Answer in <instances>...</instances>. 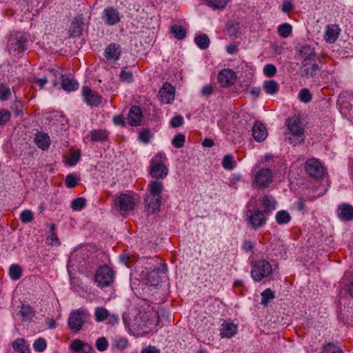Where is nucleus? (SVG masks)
I'll return each mask as SVG.
<instances>
[{
  "label": "nucleus",
  "mask_w": 353,
  "mask_h": 353,
  "mask_svg": "<svg viewBox=\"0 0 353 353\" xmlns=\"http://www.w3.org/2000/svg\"><path fill=\"white\" fill-rule=\"evenodd\" d=\"M159 97L163 103H170L174 99L173 88L170 84L168 86L165 84L159 92Z\"/></svg>",
  "instance_id": "obj_24"
},
{
  "label": "nucleus",
  "mask_w": 353,
  "mask_h": 353,
  "mask_svg": "<svg viewBox=\"0 0 353 353\" xmlns=\"http://www.w3.org/2000/svg\"><path fill=\"white\" fill-rule=\"evenodd\" d=\"M22 268L17 264H12L9 268V275L14 281L19 280L22 276Z\"/></svg>",
  "instance_id": "obj_39"
},
{
  "label": "nucleus",
  "mask_w": 353,
  "mask_h": 353,
  "mask_svg": "<svg viewBox=\"0 0 353 353\" xmlns=\"http://www.w3.org/2000/svg\"><path fill=\"white\" fill-rule=\"evenodd\" d=\"M250 274L255 281L259 282L273 274L272 265L265 259L258 260L252 265Z\"/></svg>",
  "instance_id": "obj_3"
},
{
  "label": "nucleus",
  "mask_w": 353,
  "mask_h": 353,
  "mask_svg": "<svg viewBox=\"0 0 353 353\" xmlns=\"http://www.w3.org/2000/svg\"><path fill=\"white\" fill-rule=\"evenodd\" d=\"M109 132L105 129H94L90 132L88 138L92 142H103L108 139Z\"/></svg>",
  "instance_id": "obj_25"
},
{
  "label": "nucleus",
  "mask_w": 353,
  "mask_h": 353,
  "mask_svg": "<svg viewBox=\"0 0 353 353\" xmlns=\"http://www.w3.org/2000/svg\"><path fill=\"white\" fill-rule=\"evenodd\" d=\"M85 205V199L83 197H79L73 200L71 204V208L75 210L78 211L81 210L84 205Z\"/></svg>",
  "instance_id": "obj_53"
},
{
  "label": "nucleus",
  "mask_w": 353,
  "mask_h": 353,
  "mask_svg": "<svg viewBox=\"0 0 353 353\" xmlns=\"http://www.w3.org/2000/svg\"><path fill=\"white\" fill-rule=\"evenodd\" d=\"M70 349L74 353H94V350L91 345L78 339L72 341Z\"/></svg>",
  "instance_id": "obj_18"
},
{
  "label": "nucleus",
  "mask_w": 353,
  "mask_h": 353,
  "mask_svg": "<svg viewBox=\"0 0 353 353\" xmlns=\"http://www.w3.org/2000/svg\"><path fill=\"white\" fill-rule=\"evenodd\" d=\"M260 202L263 208L261 212L267 216L276 208L277 201L275 198L270 194L263 196L260 199Z\"/></svg>",
  "instance_id": "obj_19"
},
{
  "label": "nucleus",
  "mask_w": 353,
  "mask_h": 353,
  "mask_svg": "<svg viewBox=\"0 0 353 353\" xmlns=\"http://www.w3.org/2000/svg\"><path fill=\"white\" fill-rule=\"evenodd\" d=\"M128 340L125 338H121L115 341L114 346L117 349L123 350L128 346Z\"/></svg>",
  "instance_id": "obj_59"
},
{
  "label": "nucleus",
  "mask_w": 353,
  "mask_h": 353,
  "mask_svg": "<svg viewBox=\"0 0 353 353\" xmlns=\"http://www.w3.org/2000/svg\"><path fill=\"white\" fill-rule=\"evenodd\" d=\"M109 316L108 311L102 307H98L95 310V319L97 322L104 321Z\"/></svg>",
  "instance_id": "obj_42"
},
{
  "label": "nucleus",
  "mask_w": 353,
  "mask_h": 353,
  "mask_svg": "<svg viewBox=\"0 0 353 353\" xmlns=\"http://www.w3.org/2000/svg\"><path fill=\"white\" fill-rule=\"evenodd\" d=\"M19 314L21 316L22 321L30 322L34 316L35 311L29 304H22Z\"/></svg>",
  "instance_id": "obj_28"
},
{
  "label": "nucleus",
  "mask_w": 353,
  "mask_h": 353,
  "mask_svg": "<svg viewBox=\"0 0 353 353\" xmlns=\"http://www.w3.org/2000/svg\"><path fill=\"white\" fill-rule=\"evenodd\" d=\"M305 170L307 174L314 179H321L325 169L323 164L316 159H310L305 163Z\"/></svg>",
  "instance_id": "obj_6"
},
{
  "label": "nucleus",
  "mask_w": 353,
  "mask_h": 353,
  "mask_svg": "<svg viewBox=\"0 0 353 353\" xmlns=\"http://www.w3.org/2000/svg\"><path fill=\"white\" fill-rule=\"evenodd\" d=\"M214 88L212 85H206L203 87L201 90V94L203 96H209L213 92Z\"/></svg>",
  "instance_id": "obj_63"
},
{
  "label": "nucleus",
  "mask_w": 353,
  "mask_h": 353,
  "mask_svg": "<svg viewBox=\"0 0 353 353\" xmlns=\"http://www.w3.org/2000/svg\"><path fill=\"white\" fill-rule=\"evenodd\" d=\"M82 97L83 101L90 107L98 106L101 103V96L88 86L82 88Z\"/></svg>",
  "instance_id": "obj_10"
},
{
  "label": "nucleus",
  "mask_w": 353,
  "mask_h": 353,
  "mask_svg": "<svg viewBox=\"0 0 353 353\" xmlns=\"http://www.w3.org/2000/svg\"><path fill=\"white\" fill-rule=\"evenodd\" d=\"M244 253L248 255V261L252 265L257 261L259 258V252L255 248L254 243L251 241H244Z\"/></svg>",
  "instance_id": "obj_23"
},
{
  "label": "nucleus",
  "mask_w": 353,
  "mask_h": 353,
  "mask_svg": "<svg viewBox=\"0 0 353 353\" xmlns=\"http://www.w3.org/2000/svg\"><path fill=\"white\" fill-rule=\"evenodd\" d=\"M263 88L267 94L274 95L279 90V84L274 80L265 81L263 84Z\"/></svg>",
  "instance_id": "obj_34"
},
{
  "label": "nucleus",
  "mask_w": 353,
  "mask_h": 353,
  "mask_svg": "<svg viewBox=\"0 0 353 353\" xmlns=\"http://www.w3.org/2000/svg\"><path fill=\"white\" fill-rule=\"evenodd\" d=\"M117 208L121 211L128 212L134 208V199L129 194H121L114 199Z\"/></svg>",
  "instance_id": "obj_9"
},
{
  "label": "nucleus",
  "mask_w": 353,
  "mask_h": 353,
  "mask_svg": "<svg viewBox=\"0 0 353 353\" xmlns=\"http://www.w3.org/2000/svg\"><path fill=\"white\" fill-rule=\"evenodd\" d=\"M121 52V47L117 43H112L105 49L104 57L108 61L115 62L119 59Z\"/></svg>",
  "instance_id": "obj_16"
},
{
  "label": "nucleus",
  "mask_w": 353,
  "mask_h": 353,
  "mask_svg": "<svg viewBox=\"0 0 353 353\" xmlns=\"http://www.w3.org/2000/svg\"><path fill=\"white\" fill-rule=\"evenodd\" d=\"M150 137L151 135L149 129H145L139 134V139L145 143H148L150 141Z\"/></svg>",
  "instance_id": "obj_58"
},
{
  "label": "nucleus",
  "mask_w": 353,
  "mask_h": 353,
  "mask_svg": "<svg viewBox=\"0 0 353 353\" xmlns=\"http://www.w3.org/2000/svg\"><path fill=\"white\" fill-rule=\"evenodd\" d=\"M88 316V313L85 310H76L75 311L72 312L69 316V327L73 332H79L81 329Z\"/></svg>",
  "instance_id": "obj_5"
},
{
  "label": "nucleus",
  "mask_w": 353,
  "mask_h": 353,
  "mask_svg": "<svg viewBox=\"0 0 353 353\" xmlns=\"http://www.w3.org/2000/svg\"><path fill=\"white\" fill-rule=\"evenodd\" d=\"M183 123V118L179 115L174 117L170 121V125L174 128L180 127Z\"/></svg>",
  "instance_id": "obj_57"
},
{
  "label": "nucleus",
  "mask_w": 353,
  "mask_h": 353,
  "mask_svg": "<svg viewBox=\"0 0 353 353\" xmlns=\"http://www.w3.org/2000/svg\"><path fill=\"white\" fill-rule=\"evenodd\" d=\"M84 26L83 17L82 14L75 17L70 27H69V35L71 37H79L81 35Z\"/></svg>",
  "instance_id": "obj_17"
},
{
  "label": "nucleus",
  "mask_w": 353,
  "mask_h": 353,
  "mask_svg": "<svg viewBox=\"0 0 353 353\" xmlns=\"http://www.w3.org/2000/svg\"><path fill=\"white\" fill-rule=\"evenodd\" d=\"M292 26L289 23H283L278 27V33L282 37L286 38L292 32Z\"/></svg>",
  "instance_id": "obj_44"
},
{
  "label": "nucleus",
  "mask_w": 353,
  "mask_h": 353,
  "mask_svg": "<svg viewBox=\"0 0 353 353\" xmlns=\"http://www.w3.org/2000/svg\"><path fill=\"white\" fill-rule=\"evenodd\" d=\"M114 279V272L107 265L100 266L96 271L94 281L101 288L110 285Z\"/></svg>",
  "instance_id": "obj_4"
},
{
  "label": "nucleus",
  "mask_w": 353,
  "mask_h": 353,
  "mask_svg": "<svg viewBox=\"0 0 353 353\" xmlns=\"http://www.w3.org/2000/svg\"><path fill=\"white\" fill-rule=\"evenodd\" d=\"M222 165L225 170H233L236 166V163L234 160V157L231 154L225 155L223 159Z\"/></svg>",
  "instance_id": "obj_43"
},
{
  "label": "nucleus",
  "mask_w": 353,
  "mask_h": 353,
  "mask_svg": "<svg viewBox=\"0 0 353 353\" xmlns=\"http://www.w3.org/2000/svg\"><path fill=\"white\" fill-rule=\"evenodd\" d=\"M286 125L285 139L293 145L302 143L305 140V128L302 125L301 119L296 116L290 117L286 121Z\"/></svg>",
  "instance_id": "obj_1"
},
{
  "label": "nucleus",
  "mask_w": 353,
  "mask_h": 353,
  "mask_svg": "<svg viewBox=\"0 0 353 353\" xmlns=\"http://www.w3.org/2000/svg\"><path fill=\"white\" fill-rule=\"evenodd\" d=\"M322 353H342V350L339 346L329 343L323 347Z\"/></svg>",
  "instance_id": "obj_50"
},
{
  "label": "nucleus",
  "mask_w": 353,
  "mask_h": 353,
  "mask_svg": "<svg viewBox=\"0 0 353 353\" xmlns=\"http://www.w3.org/2000/svg\"><path fill=\"white\" fill-rule=\"evenodd\" d=\"M236 333V326L232 323H224L222 325L221 336L222 338H230Z\"/></svg>",
  "instance_id": "obj_32"
},
{
  "label": "nucleus",
  "mask_w": 353,
  "mask_h": 353,
  "mask_svg": "<svg viewBox=\"0 0 353 353\" xmlns=\"http://www.w3.org/2000/svg\"><path fill=\"white\" fill-rule=\"evenodd\" d=\"M163 190V184L158 180L151 181L148 185L147 192L145 194L162 196L161 194Z\"/></svg>",
  "instance_id": "obj_26"
},
{
  "label": "nucleus",
  "mask_w": 353,
  "mask_h": 353,
  "mask_svg": "<svg viewBox=\"0 0 353 353\" xmlns=\"http://www.w3.org/2000/svg\"><path fill=\"white\" fill-rule=\"evenodd\" d=\"M299 99L301 101L307 103L312 100V96L307 88H303L299 92Z\"/></svg>",
  "instance_id": "obj_46"
},
{
  "label": "nucleus",
  "mask_w": 353,
  "mask_h": 353,
  "mask_svg": "<svg viewBox=\"0 0 353 353\" xmlns=\"http://www.w3.org/2000/svg\"><path fill=\"white\" fill-rule=\"evenodd\" d=\"M276 68L273 64H267L263 68V73L266 77H272L276 73Z\"/></svg>",
  "instance_id": "obj_55"
},
{
  "label": "nucleus",
  "mask_w": 353,
  "mask_h": 353,
  "mask_svg": "<svg viewBox=\"0 0 353 353\" xmlns=\"http://www.w3.org/2000/svg\"><path fill=\"white\" fill-rule=\"evenodd\" d=\"M33 347L37 352H43L47 347L46 340L41 337L37 339L33 344Z\"/></svg>",
  "instance_id": "obj_48"
},
{
  "label": "nucleus",
  "mask_w": 353,
  "mask_h": 353,
  "mask_svg": "<svg viewBox=\"0 0 353 353\" xmlns=\"http://www.w3.org/2000/svg\"><path fill=\"white\" fill-rule=\"evenodd\" d=\"M121 17V16L117 10L111 6L107 7L104 10L102 17L105 23L108 26H113L119 23Z\"/></svg>",
  "instance_id": "obj_15"
},
{
  "label": "nucleus",
  "mask_w": 353,
  "mask_h": 353,
  "mask_svg": "<svg viewBox=\"0 0 353 353\" xmlns=\"http://www.w3.org/2000/svg\"><path fill=\"white\" fill-rule=\"evenodd\" d=\"M141 353H160V350L154 346L149 345L143 348Z\"/></svg>",
  "instance_id": "obj_64"
},
{
  "label": "nucleus",
  "mask_w": 353,
  "mask_h": 353,
  "mask_svg": "<svg viewBox=\"0 0 353 353\" xmlns=\"http://www.w3.org/2000/svg\"><path fill=\"white\" fill-rule=\"evenodd\" d=\"M252 136L258 142L263 141L268 136L265 126L260 121H255L252 129Z\"/></svg>",
  "instance_id": "obj_21"
},
{
  "label": "nucleus",
  "mask_w": 353,
  "mask_h": 353,
  "mask_svg": "<svg viewBox=\"0 0 353 353\" xmlns=\"http://www.w3.org/2000/svg\"><path fill=\"white\" fill-rule=\"evenodd\" d=\"M167 272V265L165 263L161 264L160 266L151 272L149 274V277L157 275L159 273H165Z\"/></svg>",
  "instance_id": "obj_62"
},
{
  "label": "nucleus",
  "mask_w": 353,
  "mask_h": 353,
  "mask_svg": "<svg viewBox=\"0 0 353 353\" xmlns=\"http://www.w3.org/2000/svg\"><path fill=\"white\" fill-rule=\"evenodd\" d=\"M81 151L79 150L72 151L67 161V163L70 166L74 165L79 161Z\"/></svg>",
  "instance_id": "obj_49"
},
{
  "label": "nucleus",
  "mask_w": 353,
  "mask_h": 353,
  "mask_svg": "<svg viewBox=\"0 0 353 353\" xmlns=\"http://www.w3.org/2000/svg\"><path fill=\"white\" fill-rule=\"evenodd\" d=\"M164 154L159 152L150 161L149 173L155 180L164 179L168 174V169L162 160Z\"/></svg>",
  "instance_id": "obj_2"
},
{
  "label": "nucleus",
  "mask_w": 353,
  "mask_h": 353,
  "mask_svg": "<svg viewBox=\"0 0 353 353\" xmlns=\"http://www.w3.org/2000/svg\"><path fill=\"white\" fill-rule=\"evenodd\" d=\"M26 39L23 36H10L8 41L7 48L10 54L14 55L24 52L26 48Z\"/></svg>",
  "instance_id": "obj_7"
},
{
  "label": "nucleus",
  "mask_w": 353,
  "mask_h": 353,
  "mask_svg": "<svg viewBox=\"0 0 353 353\" xmlns=\"http://www.w3.org/2000/svg\"><path fill=\"white\" fill-rule=\"evenodd\" d=\"M34 143L41 149L47 150L50 145V139L47 134L39 133L36 134Z\"/></svg>",
  "instance_id": "obj_30"
},
{
  "label": "nucleus",
  "mask_w": 353,
  "mask_h": 353,
  "mask_svg": "<svg viewBox=\"0 0 353 353\" xmlns=\"http://www.w3.org/2000/svg\"><path fill=\"white\" fill-rule=\"evenodd\" d=\"M61 88L66 92H72L77 90L79 88L78 82L74 79L65 78L63 75H61Z\"/></svg>",
  "instance_id": "obj_31"
},
{
  "label": "nucleus",
  "mask_w": 353,
  "mask_h": 353,
  "mask_svg": "<svg viewBox=\"0 0 353 353\" xmlns=\"http://www.w3.org/2000/svg\"><path fill=\"white\" fill-rule=\"evenodd\" d=\"M170 32L179 40H182L186 37V30L179 25L172 26L170 28Z\"/></svg>",
  "instance_id": "obj_38"
},
{
  "label": "nucleus",
  "mask_w": 353,
  "mask_h": 353,
  "mask_svg": "<svg viewBox=\"0 0 353 353\" xmlns=\"http://www.w3.org/2000/svg\"><path fill=\"white\" fill-rule=\"evenodd\" d=\"M33 219V212L30 210H24L20 214V219L23 223H30Z\"/></svg>",
  "instance_id": "obj_47"
},
{
  "label": "nucleus",
  "mask_w": 353,
  "mask_h": 353,
  "mask_svg": "<svg viewBox=\"0 0 353 353\" xmlns=\"http://www.w3.org/2000/svg\"><path fill=\"white\" fill-rule=\"evenodd\" d=\"M299 54L301 57L302 62L312 61L313 60L318 59L316 52L314 48L310 46H303L299 50Z\"/></svg>",
  "instance_id": "obj_27"
},
{
  "label": "nucleus",
  "mask_w": 353,
  "mask_h": 353,
  "mask_svg": "<svg viewBox=\"0 0 353 353\" xmlns=\"http://www.w3.org/2000/svg\"><path fill=\"white\" fill-rule=\"evenodd\" d=\"M294 8V3L292 0L284 1L282 4V11L285 13L292 11Z\"/></svg>",
  "instance_id": "obj_61"
},
{
  "label": "nucleus",
  "mask_w": 353,
  "mask_h": 353,
  "mask_svg": "<svg viewBox=\"0 0 353 353\" xmlns=\"http://www.w3.org/2000/svg\"><path fill=\"white\" fill-rule=\"evenodd\" d=\"M247 216L248 225L254 230L261 228L266 223L268 216L259 209L248 210Z\"/></svg>",
  "instance_id": "obj_8"
},
{
  "label": "nucleus",
  "mask_w": 353,
  "mask_h": 353,
  "mask_svg": "<svg viewBox=\"0 0 353 353\" xmlns=\"http://www.w3.org/2000/svg\"><path fill=\"white\" fill-rule=\"evenodd\" d=\"M272 180V172L269 168L259 170L254 177V183L260 188H266Z\"/></svg>",
  "instance_id": "obj_11"
},
{
  "label": "nucleus",
  "mask_w": 353,
  "mask_h": 353,
  "mask_svg": "<svg viewBox=\"0 0 353 353\" xmlns=\"http://www.w3.org/2000/svg\"><path fill=\"white\" fill-rule=\"evenodd\" d=\"M119 77L122 81L130 83L133 81V74L131 72H127L124 70H122L120 72Z\"/></svg>",
  "instance_id": "obj_56"
},
{
  "label": "nucleus",
  "mask_w": 353,
  "mask_h": 353,
  "mask_svg": "<svg viewBox=\"0 0 353 353\" xmlns=\"http://www.w3.org/2000/svg\"><path fill=\"white\" fill-rule=\"evenodd\" d=\"M97 349L100 352H103L108 347V342L105 337L99 338L95 343Z\"/></svg>",
  "instance_id": "obj_54"
},
{
  "label": "nucleus",
  "mask_w": 353,
  "mask_h": 353,
  "mask_svg": "<svg viewBox=\"0 0 353 353\" xmlns=\"http://www.w3.org/2000/svg\"><path fill=\"white\" fill-rule=\"evenodd\" d=\"M12 347L16 353H30V348L26 345L23 339H17L12 343Z\"/></svg>",
  "instance_id": "obj_33"
},
{
  "label": "nucleus",
  "mask_w": 353,
  "mask_h": 353,
  "mask_svg": "<svg viewBox=\"0 0 353 353\" xmlns=\"http://www.w3.org/2000/svg\"><path fill=\"white\" fill-rule=\"evenodd\" d=\"M275 219L279 225L286 224L290 221L291 216L288 211L283 210L276 213Z\"/></svg>",
  "instance_id": "obj_36"
},
{
  "label": "nucleus",
  "mask_w": 353,
  "mask_h": 353,
  "mask_svg": "<svg viewBox=\"0 0 353 353\" xmlns=\"http://www.w3.org/2000/svg\"><path fill=\"white\" fill-rule=\"evenodd\" d=\"M185 135L183 134H176L172 141V145L176 148H181L184 145Z\"/></svg>",
  "instance_id": "obj_52"
},
{
  "label": "nucleus",
  "mask_w": 353,
  "mask_h": 353,
  "mask_svg": "<svg viewBox=\"0 0 353 353\" xmlns=\"http://www.w3.org/2000/svg\"><path fill=\"white\" fill-rule=\"evenodd\" d=\"M11 110L13 111L16 117H21L23 114V105L21 101L17 100L14 101L11 106Z\"/></svg>",
  "instance_id": "obj_45"
},
{
  "label": "nucleus",
  "mask_w": 353,
  "mask_h": 353,
  "mask_svg": "<svg viewBox=\"0 0 353 353\" xmlns=\"http://www.w3.org/2000/svg\"><path fill=\"white\" fill-rule=\"evenodd\" d=\"M161 201L162 196H155L145 194L144 203L145 204L146 210L152 214L157 213L160 210Z\"/></svg>",
  "instance_id": "obj_14"
},
{
  "label": "nucleus",
  "mask_w": 353,
  "mask_h": 353,
  "mask_svg": "<svg viewBox=\"0 0 353 353\" xmlns=\"http://www.w3.org/2000/svg\"><path fill=\"white\" fill-rule=\"evenodd\" d=\"M11 95L10 89L4 85L3 83L0 84V99L1 101H6Z\"/></svg>",
  "instance_id": "obj_51"
},
{
  "label": "nucleus",
  "mask_w": 353,
  "mask_h": 353,
  "mask_svg": "<svg viewBox=\"0 0 353 353\" xmlns=\"http://www.w3.org/2000/svg\"><path fill=\"white\" fill-rule=\"evenodd\" d=\"M79 178L74 173H70L65 179V185L68 188H74L78 184Z\"/></svg>",
  "instance_id": "obj_41"
},
{
  "label": "nucleus",
  "mask_w": 353,
  "mask_h": 353,
  "mask_svg": "<svg viewBox=\"0 0 353 353\" xmlns=\"http://www.w3.org/2000/svg\"><path fill=\"white\" fill-rule=\"evenodd\" d=\"M55 224L51 223L50 225V232L51 234L48 236L47 241L48 243L51 245L59 246L61 245V242L55 232Z\"/></svg>",
  "instance_id": "obj_37"
},
{
  "label": "nucleus",
  "mask_w": 353,
  "mask_h": 353,
  "mask_svg": "<svg viewBox=\"0 0 353 353\" xmlns=\"http://www.w3.org/2000/svg\"><path fill=\"white\" fill-rule=\"evenodd\" d=\"M10 118L9 111L6 110H0V125L7 123Z\"/></svg>",
  "instance_id": "obj_60"
},
{
  "label": "nucleus",
  "mask_w": 353,
  "mask_h": 353,
  "mask_svg": "<svg viewBox=\"0 0 353 353\" xmlns=\"http://www.w3.org/2000/svg\"><path fill=\"white\" fill-rule=\"evenodd\" d=\"M194 42L200 49L205 50L209 47L210 41L207 34H203L196 37Z\"/></svg>",
  "instance_id": "obj_35"
},
{
  "label": "nucleus",
  "mask_w": 353,
  "mask_h": 353,
  "mask_svg": "<svg viewBox=\"0 0 353 353\" xmlns=\"http://www.w3.org/2000/svg\"><path fill=\"white\" fill-rule=\"evenodd\" d=\"M261 303L265 306L268 305L270 300H273L275 298V294L270 288L265 289L263 292H261Z\"/></svg>",
  "instance_id": "obj_40"
},
{
  "label": "nucleus",
  "mask_w": 353,
  "mask_h": 353,
  "mask_svg": "<svg viewBox=\"0 0 353 353\" xmlns=\"http://www.w3.org/2000/svg\"><path fill=\"white\" fill-rule=\"evenodd\" d=\"M318 61L319 59H315L312 61H305V62H301V67L300 68L301 75L305 78L314 77L319 69Z\"/></svg>",
  "instance_id": "obj_13"
},
{
  "label": "nucleus",
  "mask_w": 353,
  "mask_h": 353,
  "mask_svg": "<svg viewBox=\"0 0 353 353\" xmlns=\"http://www.w3.org/2000/svg\"><path fill=\"white\" fill-rule=\"evenodd\" d=\"M339 217L343 221L353 220V207L350 204H343L339 208Z\"/></svg>",
  "instance_id": "obj_29"
},
{
  "label": "nucleus",
  "mask_w": 353,
  "mask_h": 353,
  "mask_svg": "<svg viewBox=\"0 0 353 353\" xmlns=\"http://www.w3.org/2000/svg\"><path fill=\"white\" fill-rule=\"evenodd\" d=\"M341 32V28L339 25L330 24L326 26L325 32V40L330 43H333L338 39Z\"/></svg>",
  "instance_id": "obj_22"
},
{
  "label": "nucleus",
  "mask_w": 353,
  "mask_h": 353,
  "mask_svg": "<svg viewBox=\"0 0 353 353\" xmlns=\"http://www.w3.org/2000/svg\"><path fill=\"white\" fill-rule=\"evenodd\" d=\"M142 110L138 105H132L128 113V122L132 126H138L142 120Z\"/></svg>",
  "instance_id": "obj_20"
},
{
  "label": "nucleus",
  "mask_w": 353,
  "mask_h": 353,
  "mask_svg": "<svg viewBox=\"0 0 353 353\" xmlns=\"http://www.w3.org/2000/svg\"><path fill=\"white\" fill-rule=\"evenodd\" d=\"M217 79L222 87L228 88L234 83L236 75L232 69L225 68L219 72Z\"/></svg>",
  "instance_id": "obj_12"
}]
</instances>
